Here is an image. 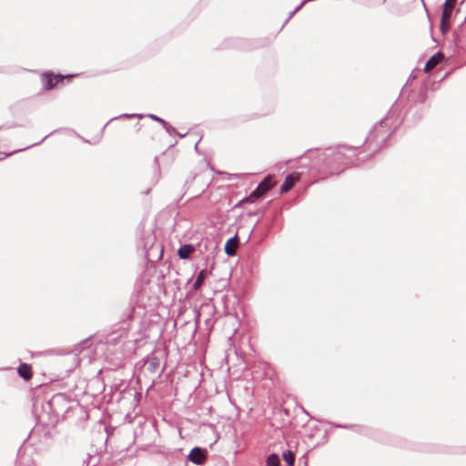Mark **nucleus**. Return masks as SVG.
<instances>
[{"instance_id": "f257e3e1", "label": "nucleus", "mask_w": 466, "mask_h": 466, "mask_svg": "<svg viewBox=\"0 0 466 466\" xmlns=\"http://www.w3.org/2000/svg\"><path fill=\"white\" fill-rule=\"evenodd\" d=\"M388 121V116L381 119L373 127L372 130L366 137V143L371 150L377 151L384 147L387 140L394 132V128L389 126Z\"/></svg>"}, {"instance_id": "f03ea898", "label": "nucleus", "mask_w": 466, "mask_h": 466, "mask_svg": "<svg viewBox=\"0 0 466 466\" xmlns=\"http://www.w3.org/2000/svg\"><path fill=\"white\" fill-rule=\"evenodd\" d=\"M273 186L274 183L271 180V177H266L248 197L243 198L236 205V208L241 207L244 203H252L254 199L261 198L264 194L270 190Z\"/></svg>"}, {"instance_id": "7ed1b4c3", "label": "nucleus", "mask_w": 466, "mask_h": 466, "mask_svg": "<svg viewBox=\"0 0 466 466\" xmlns=\"http://www.w3.org/2000/svg\"><path fill=\"white\" fill-rule=\"evenodd\" d=\"M455 0H446L443 5V10L441 19V31L445 34L448 31V21L451 16V12L454 6Z\"/></svg>"}, {"instance_id": "20e7f679", "label": "nucleus", "mask_w": 466, "mask_h": 466, "mask_svg": "<svg viewBox=\"0 0 466 466\" xmlns=\"http://www.w3.org/2000/svg\"><path fill=\"white\" fill-rule=\"evenodd\" d=\"M66 76L56 75L54 76L49 73H44L41 76V81L44 89L49 90L55 87L60 81H63Z\"/></svg>"}, {"instance_id": "39448f33", "label": "nucleus", "mask_w": 466, "mask_h": 466, "mask_svg": "<svg viewBox=\"0 0 466 466\" xmlns=\"http://www.w3.org/2000/svg\"><path fill=\"white\" fill-rule=\"evenodd\" d=\"M356 155V149L349 147H341L333 153V159L336 162H342L345 158Z\"/></svg>"}, {"instance_id": "423d86ee", "label": "nucleus", "mask_w": 466, "mask_h": 466, "mask_svg": "<svg viewBox=\"0 0 466 466\" xmlns=\"http://www.w3.org/2000/svg\"><path fill=\"white\" fill-rule=\"evenodd\" d=\"M205 451L199 447H194L188 454V460L194 464H202L206 460Z\"/></svg>"}, {"instance_id": "0eeeda50", "label": "nucleus", "mask_w": 466, "mask_h": 466, "mask_svg": "<svg viewBox=\"0 0 466 466\" xmlns=\"http://www.w3.org/2000/svg\"><path fill=\"white\" fill-rule=\"evenodd\" d=\"M444 59V55L439 51L434 54L425 64L424 71L429 72L438 65H440Z\"/></svg>"}, {"instance_id": "6e6552de", "label": "nucleus", "mask_w": 466, "mask_h": 466, "mask_svg": "<svg viewBox=\"0 0 466 466\" xmlns=\"http://www.w3.org/2000/svg\"><path fill=\"white\" fill-rule=\"evenodd\" d=\"M146 369L150 373H157L159 370L160 362L158 358L154 355L147 356L145 360Z\"/></svg>"}, {"instance_id": "1a4fd4ad", "label": "nucleus", "mask_w": 466, "mask_h": 466, "mask_svg": "<svg viewBox=\"0 0 466 466\" xmlns=\"http://www.w3.org/2000/svg\"><path fill=\"white\" fill-rule=\"evenodd\" d=\"M298 179H299V175L296 173L288 175L286 177L283 184L280 187V192L286 193V192L289 191Z\"/></svg>"}, {"instance_id": "9d476101", "label": "nucleus", "mask_w": 466, "mask_h": 466, "mask_svg": "<svg viewBox=\"0 0 466 466\" xmlns=\"http://www.w3.org/2000/svg\"><path fill=\"white\" fill-rule=\"evenodd\" d=\"M238 242V234L228 239L225 245V252L228 256H234L236 253V246Z\"/></svg>"}, {"instance_id": "9b49d317", "label": "nucleus", "mask_w": 466, "mask_h": 466, "mask_svg": "<svg viewBox=\"0 0 466 466\" xmlns=\"http://www.w3.org/2000/svg\"><path fill=\"white\" fill-rule=\"evenodd\" d=\"M194 251L195 248L192 244H185L178 248L177 255L181 259H187Z\"/></svg>"}, {"instance_id": "f8f14e48", "label": "nucleus", "mask_w": 466, "mask_h": 466, "mask_svg": "<svg viewBox=\"0 0 466 466\" xmlns=\"http://www.w3.org/2000/svg\"><path fill=\"white\" fill-rule=\"evenodd\" d=\"M17 372L20 377L26 380L32 377L31 366L26 363H21L17 368Z\"/></svg>"}, {"instance_id": "ddd939ff", "label": "nucleus", "mask_w": 466, "mask_h": 466, "mask_svg": "<svg viewBox=\"0 0 466 466\" xmlns=\"http://www.w3.org/2000/svg\"><path fill=\"white\" fill-rule=\"evenodd\" d=\"M207 276V271L205 269H202L199 271V273L197 276L196 280L194 281L192 288L194 290H198L200 287L202 286L204 279Z\"/></svg>"}, {"instance_id": "4468645a", "label": "nucleus", "mask_w": 466, "mask_h": 466, "mask_svg": "<svg viewBox=\"0 0 466 466\" xmlns=\"http://www.w3.org/2000/svg\"><path fill=\"white\" fill-rule=\"evenodd\" d=\"M283 460L286 461V463L289 465V466H294V463H295V455L294 453L288 450V451H285L283 452Z\"/></svg>"}, {"instance_id": "2eb2a0df", "label": "nucleus", "mask_w": 466, "mask_h": 466, "mask_svg": "<svg viewBox=\"0 0 466 466\" xmlns=\"http://www.w3.org/2000/svg\"><path fill=\"white\" fill-rule=\"evenodd\" d=\"M267 466H280V460L278 454L272 453L267 458Z\"/></svg>"}, {"instance_id": "dca6fc26", "label": "nucleus", "mask_w": 466, "mask_h": 466, "mask_svg": "<svg viewBox=\"0 0 466 466\" xmlns=\"http://www.w3.org/2000/svg\"><path fill=\"white\" fill-rule=\"evenodd\" d=\"M147 116L155 121L159 122L163 126V127L166 129V131L169 132L168 124L166 120H164L163 118H161L154 114H148Z\"/></svg>"}, {"instance_id": "f3484780", "label": "nucleus", "mask_w": 466, "mask_h": 466, "mask_svg": "<svg viewBox=\"0 0 466 466\" xmlns=\"http://www.w3.org/2000/svg\"><path fill=\"white\" fill-rule=\"evenodd\" d=\"M144 116L141 115V114H122L118 116H115V117H112L105 126H104V128L107 126L108 123H110L111 121L115 120V119H117V118H121V117H125V118H132V117H138V118H142Z\"/></svg>"}, {"instance_id": "a211bd4d", "label": "nucleus", "mask_w": 466, "mask_h": 466, "mask_svg": "<svg viewBox=\"0 0 466 466\" xmlns=\"http://www.w3.org/2000/svg\"><path fill=\"white\" fill-rule=\"evenodd\" d=\"M51 134H52V133H50V134H48V135H46V137H45L43 139H41L39 142H37V143H34V144H32V145H29V146H27V147H24V148H20V149L15 150V151H13L12 153L7 154V156H10V155H12L13 153H15V152L23 151V150H25V149H26V148H29V147H34V146H35V145H38V144H40L41 142H43L46 137H48Z\"/></svg>"}, {"instance_id": "6ab92c4d", "label": "nucleus", "mask_w": 466, "mask_h": 466, "mask_svg": "<svg viewBox=\"0 0 466 466\" xmlns=\"http://www.w3.org/2000/svg\"><path fill=\"white\" fill-rule=\"evenodd\" d=\"M64 400V396L63 395H56L54 396L51 400L49 401V405L52 407L54 406L55 404L60 402L61 400Z\"/></svg>"}, {"instance_id": "aec40b11", "label": "nucleus", "mask_w": 466, "mask_h": 466, "mask_svg": "<svg viewBox=\"0 0 466 466\" xmlns=\"http://www.w3.org/2000/svg\"><path fill=\"white\" fill-rule=\"evenodd\" d=\"M336 428H341V429H350L352 428V425H346V424H334L333 425Z\"/></svg>"}, {"instance_id": "412c9836", "label": "nucleus", "mask_w": 466, "mask_h": 466, "mask_svg": "<svg viewBox=\"0 0 466 466\" xmlns=\"http://www.w3.org/2000/svg\"><path fill=\"white\" fill-rule=\"evenodd\" d=\"M244 174H228V179L243 177Z\"/></svg>"}, {"instance_id": "4be33fe9", "label": "nucleus", "mask_w": 466, "mask_h": 466, "mask_svg": "<svg viewBox=\"0 0 466 466\" xmlns=\"http://www.w3.org/2000/svg\"><path fill=\"white\" fill-rule=\"evenodd\" d=\"M91 455L87 454L86 458L83 461V466H88Z\"/></svg>"}, {"instance_id": "5701e85b", "label": "nucleus", "mask_w": 466, "mask_h": 466, "mask_svg": "<svg viewBox=\"0 0 466 466\" xmlns=\"http://www.w3.org/2000/svg\"><path fill=\"white\" fill-rule=\"evenodd\" d=\"M306 3V1H303L302 3H300V5H299L295 9H294V12L297 13L298 11H299L302 6L304 5V4Z\"/></svg>"}, {"instance_id": "b1692460", "label": "nucleus", "mask_w": 466, "mask_h": 466, "mask_svg": "<svg viewBox=\"0 0 466 466\" xmlns=\"http://www.w3.org/2000/svg\"><path fill=\"white\" fill-rule=\"evenodd\" d=\"M295 14H296V13L294 12V10H293V11H291V12L289 13V15L288 18L286 19L285 24H287V23L291 19V17H292Z\"/></svg>"}, {"instance_id": "393cba45", "label": "nucleus", "mask_w": 466, "mask_h": 466, "mask_svg": "<svg viewBox=\"0 0 466 466\" xmlns=\"http://www.w3.org/2000/svg\"><path fill=\"white\" fill-rule=\"evenodd\" d=\"M169 127V132H167L168 134H173V133H176V129L174 127H171L170 126H168Z\"/></svg>"}]
</instances>
